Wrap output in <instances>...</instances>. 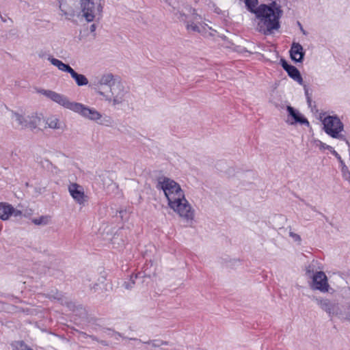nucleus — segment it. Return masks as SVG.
<instances>
[{
	"label": "nucleus",
	"mask_w": 350,
	"mask_h": 350,
	"mask_svg": "<svg viewBox=\"0 0 350 350\" xmlns=\"http://www.w3.org/2000/svg\"><path fill=\"white\" fill-rule=\"evenodd\" d=\"M161 184V187L167 198L169 206L180 217L187 220L193 219V211L185 198L184 192L180 185L168 178L165 179Z\"/></svg>",
	"instance_id": "1"
},
{
	"label": "nucleus",
	"mask_w": 350,
	"mask_h": 350,
	"mask_svg": "<svg viewBox=\"0 0 350 350\" xmlns=\"http://www.w3.org/2000/svg\"><path fill=\"white\" fill-rule=\"evenodd\" d=\"M247 9L252 13L255 14L259 20L258 29L264 34H269L274 29H278L279 25V14L272 8L265 4H258V0H245Z\"/></svg>",
	"instance_id": "2"
},
{
	"label": "nucleus",
	"mask_w": 350,
	"mask_h": 350,
	"mask_svg": "<svg viewBox=\"0 0 350 350\" xmlns=\"http://www.w3.org/2000/svg\"><path fill=\"white\" fill-rule=\"evenodd\" d=\"M323 131L330 137L339 139L344 130V124L336 116H328L322 120Z\"/></svg>",
	"instance_id": "3"
},
{
	"label": "nucleus",
	"mask_w": 350,
	"mask_h": 350,
	"mask_svg": "<svg viewBox=\"0 0 350 350\" xmlns=\"http://www.w3.org/2000/svg\"><path fill=\"white\" fill-rule=\"evenodd\" d=\"M40 92L48 98H51L54 102L72 111L74 109H77V107H79V103L70 102L67 97L53 91L42 90Z\"/></svg>",
	"instance_id": "4"
},
{
	"label": "nucleus",
	"mask_w": 350,
	"mask_h": 350,
	"mask_svg": "<svg viewBox=\"0 0 350 350\" xmlns=\"http://www.w3.org/2000/svg\"><path fill=\"white\" fill-rule=\"evenodd\" d=\"M310 286L312 289L325 293L329 291V284L326 275L323 271H317L312 277Z\"/></svg>",
	"instance_id": "5"
},
{
	"label": "nucleus",
	"mask_w": 350,
	"mask_h": 350,
	"mask_svg": "<svg viewBox=\"0 0 350 350\" xmlns=\"http://www.w3.org/2000/svg\"><path fill=\"white\" fill-rule=\"evenodd\" d=\"M14 116L18 126H20L21 129H36L37 126L41 125V122H42V119L37 115L28 117L29 119V120L25 119L18 113H14Z\"/></svg>",
	"instance_id": "6"
},
{
	"label": "nucleus",
	"mask_w": 350,
	"mask_h": 350,
	"mask_svg": "<svg viewBox=\"0 0 350 350\" xmlns=\"http://www.w3.org/2000/svg\"><path fill=\"white\" fill-rule=\"evenodd\" d=\"M68 191L75 201L83 204L86 201L87 196L85 194L83 187L77 183H70L68 185Z\"/></svg>",
	"instance_id": "7"
},
{
	"label": "nucleus",
	"mask_w": 350,
	"mask_h": 350,
	"mask_svg": "<svg viewBox=\"0 0 350 350\" xmlns=\"http://www.w3.org/2000/svg\"><path fill=\"white\" fill-rule=\"evenodd\" d=\"M286 109L288 112L287 121L291 124H305L307 126H310L308 120L298 110L291 106H288Z\"/></svg>",
	"instance_id": "8"
},
{
	"label": "nucleus",
	"mask_w": 350,
	"mask_h": 350,
	"mask_svg": "<svg viewBox=\"0 0 350 350\" xmlns=\"http://www.w3.org/2000/svg\"><path fill=\"white\" fill-rule=\"evenodd\" d=\"M22 212L14 208L8 202H0V219L2 220H8L12 215L15 217L19 216Z\"/></svg>",
	"instance_id": "9"
},
{
	"label": "nucleus",
	"mask_w": 350,
	"mask_h": 350,
	"mask_svg": "<svg viewBox=\"0 0 350 350\" xmlns=\"http://www.w3.org/2000/svg\"><path fill=\"white\" fill-rule=\"evenodd\" d=\"M83 16L88 22L93 21L95 18V5L92 0H80Z\"/></svg>",
	"instance_id": "10"
},
{
	"label": "nucleus",
	"mask_w": 350,
	"mask_h": 350,
	"mask_svg": "<svg viewBox=\"0 0 350 350\" xmlns=\"http://www.w3.org/2000/svg\"><path fill=\"white\" fill-rule=\"evenodd\" d=\"M291 59L297 63H301L304 57V51L302 46L297 42H293L289 51Z\"/></svg>",
	"instance_id": "11"
},
{
	"label": "nucleus",
	"mask_w": 350,
	"mask_h": 350,
	"mask_svg": "<svg viewBox=\"0 0 350 350\" xmlns=\"http://www.w3.org/2000/svg\"><path fill=\"white\" fill-rule=\"evenodd\" d=\"M79 107H77V109H74L73 111L93 120H96L101 118L100 113L95 109L86 107L81 103H79Z\"/></svg>",
	"instance_id": "12"
},
{
	"label": "nucleus",
	"mask_w": 350,
	"mask_h": 350,
	"mask_svg": "<svg viewBox=\"0 0 350 350\" xmlns=\"http://www.w3.org/2000/svg\"><path fill=\"white\" fill-rule=\"evenodd\" d=\"M316 302L319 307L329 314V315L331 316L337 314V306L329 299L317 298Z\"/></svg>",
	"instance_id": "13"
},
{
	"label": "nucleus",
	"mask_w": 350,
	"mask_h": 350,
	"mask_svg": "<svg viewBox=\"0 0 350 350\" xmlns=\"http://www.w3.org/2000/svg\"><path fill=\"white\" fill-rule=\"evenodd\" d=\"M286 72L288 75L299 85H304V79L299 70L294 66L286 63Z\"/></svg>",
	"instance_id": "14"
},
{
	"label": "nucleus",
	"mask_w": 350,
	"mask_h": 350,
	"mask_svg": "<svg viewBox=\"0 0 350 350\" xmlns=\"http://www.w3.org/2000/svg\"><path fill=\"white\" fill-rule=\"evenodd\" d=\"M50 62L53 66L57 67V68L59 70H62L64 72H67L70 74L73 70V69L69 65L63 63L62 61H60L57 59L51 58V59H50Z\"/></svg>",
	"instance_id": "15"
},
{
	"label": "nucleus",
	"mask_w": 350,
	"mask_h": 350,
	"mask_svg": "<svg viewBox=\"0 0 350 350\" xmlns=\"http://www.w3.org/2000/svg\"><path fill=\"white\" fill-rule=\"evenodd\" d=\"M70 75L75 80L76 83L79 86L85 85L88 83V80L85 75L78 74L74 70L70 73Z\"/></svg>",
	"instance_id": "16"
},
{
	"label": "nucleus",
	"mask_w": 350,
	"mask_h": 350,
	"mask_svg": "<svg viewBox=\"0 0 350 350\" xmlns=\"http://www.w3.org/2000/svg\"><path fill=\"white\" fill-rule=\"evenodd\" d=\"M311 142L314 146L319 148L321 150L332 149V148L330 146L327 145L326 144L322 142L321 141L317 139H313L311 141Z\"/></svg>",
	"instance_id": "17"
},
{
	"label": "nucleus",
	"mask_w": 350,
	"mask_h": 350,
	"mask_svg": "<svg viewBox=\"0 0 350 350\" xmlns=\"http://www.w3.org/2000/svg\"><path fill=\"white\" fill-rule=\"evenodd\" d=\"M46 124L48 126V127L51 129L59 128V120L54 116L47 118L46 120Z\"/></svg>",
	"instance_id": "18"
},
{
	"label": "nucleus",
	"mask_w": 350,
	"mask_h": 350,
	"mask_svg": "<svg viewBox=\"0 0 350 350\" xmlns=\"http://www.w3.org/2000/svg\"><path fill=\"white\" fill-rule=\"evenodd\" d=\"M113 77L111 74H107L103 75L100 79V83L103 85H110L111 82L113 81Z\"/></svg>",
	"instance_id": "19"
},
{
	"label": "nucleus",
	"mask_w": 350,
	"mask_h": 350,
	"mask_svg": "<svg viewBox=\"0 0 350 350\" xmlns=\"http://www.w3.org/2000/svg\"><path fill=\"white\" fill-rule=\"evenodd\" d=\"M289 237L291 238L293 242L297 243V245L300 244L301 237L298 234H297L294 232L290 231Z\"/></svg>",
	"instance_id": "20"
},
{
	"label": "nucleus",
	"mask_w": 350,
	"mask_h": 350,
	"mask_svg": "<svg viewBox=\"0 0 350 350\" xmlns=\"http://www.w3.org/2000/svg\"><path fill=\"white\" fill-rule=\"evenodd\" d=\"M187 29L188 30H192L193 31H200L198 26L197 25H196V24L187 25Z\"/></svg>",
	"instance_id": "21"
},
{
	"label": "nucleus",
	"mask_w": 350,
	"mask_h": 350,
	"mask_svg": "<svg viewBox=\"0 0 350 350\" xmlns=\"http://www.w3.org/2000/svg\"><path fill=\"white\" fill-rule=\"evenodd\" d=\"M46 217H42L39 219H34L33 222H34V224L39 225V224L44 223V220H46Z\"/></svg>",
	"instance_id": "22"
},
{
	"label": "nucleus",
	"mask_w": 350,
	"mask_h": 350,
	"mask_svg": "<svg viewBox=\"0 0 350 350\" xmlns=\"http://www.w3.org/2000/svg\"><path fill=\"white\" fill-rule=\"evenodd\" d=\"M280 64L282 66V67L284 69V65H285L284 59L281 58L280 61Z\"/></svg>",
	"instance_id": "23"
},
{
	"label": "nucleus",
	"mask_w": 350,
	"mask_h": 350,
	"mask_svg": "<svg viewBox=\"0 0 350 350\" xmlns=\"http://www.w3.org/2000/svg\"><path fill=\"white\" fill-rule=\"evenodd\" d=\"M298 25H299V27H300V30H301V31L303 33V34L306 35V31H305V30L303 29V27H302L301 25L300 24V23H299V22H298Z\"/></svg>",
	"instance_id": "24"
},
{
	"label": "nucleus",
	"mask_w": 350,
	"mask_h": 350,
	"mask_svg": "<svg viewBox=\"0 0 350 350\" xmlns=\"http://www.w3.org/2000/svg\"><path fill=\"white\" fill-rule=\"evenodd\" d=\"M103 8L100 5H98L97 8V12L100 14L102 12Z\"/></svg>",
	"instance_id": "25"
},
{
	"label": "nucleus",
	"mask_w": 350,
	"mask_h": 350,
	"mask_svg": "<svg viewBox=\"0 0 350 350\" xmlns=\"http://www.w3.org/2000/svg\"><path fill=\"white\" fill-rule=\"evenodd\" d=\"M96 29V25L94 24H92L91 26H90V30L91 31H94Z\"/></svg>",
	"instance_id": "26"
},
{
	"label": "nucleus",
	"mask_w": 350,
	"mask_h": 350,
	"mask_svg": "<svg viewBox=\"0 0 350 350\" xmlns=\"http://www.w3.org/2000/svg\"><path fill=\"white\" fill-rule=\"evenodd\" d=\"M349 321H350V316H349Z\"/></svg>",
	"instance_id": "27"
}]
</instances>
